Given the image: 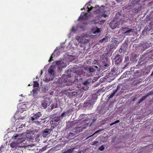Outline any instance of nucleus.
<instances>
[{"instance_id": "obj_1", "label": "nucleus", "mask_w": 153, "mask_h": 153, "mask_svg": "<svg viewBox=\"0 0 153 153\" xmlns=\"http://www.w3.org/2000/svg\"><path fill=\"white\" fill-rule=\"evenodd\" d=\"M118 52L117 51L114 53L111 58L113 62H114L116 65H119L122 62L123 59L122 56L119 55Z\"/></svg>"}, {"instance_id": "obj_2", "label": "nucleus", "mask_w": 153, "mask_h": 153, "mask_svg": "<svg viewBox=\"0 0 153 153\" xmlns=\"http://www.w3.org/2000/svg\"><path fill=\"white\" fill-rule=\"evenodd\" d=\"M119 43L120 41L118 39L114 38L112 39L109 46L108 47L109 48V51H111L112 49H115Z\"/></svg>"}, {"instance_id": "obj_3", "label": "nucleus", "mask_w": 153, "mask_h": 153, "mask_svg": "<svg viewBox=\"0 0 153 153\" xmlns=\"http://www.w3.org/2000/svg\"><path fill=\"white\" fill-rule=\"evenodd\" d=\"M60 120V116L56 117L53 118L50 122V124L51 125L52 127L54 128L57 126Z\"/></svg>"}, {"instance_id": "obj_4", "label": "nucleus", "mask_w": 153, "mask_h": 153, "mask_svg": "<svg viewBox=\"0 0 153 153\" xmlns=\"http://www.w3.org/2000/svg\"><path fill=\"white\" fill-rule=\"evenodd\" d=\"M58 83L59 84V85L60 87H63L65 85H69V80L67 79L63 78H59L58 80Z\"/></svg>"}, {"instance_id": "obj_5", "label": "nucleus", "mask_w": 153, "mask_h": 153, "mask_svg": "<svg viewBox=\"0 0 153 153\" xmlns=\"http://www.w3.org/2000/svg\"><path fill=\"white\" fill-rule=\"evenodd\" d=\"M56 63L59 70H62L67 66L66 63H64L62 61H58L56 62Z\"/></svg>"}, {"instance_id": "obj_6", "label": "nucleus", "mask_w": 153, "mask_h": 153, "mask_svg": "<svg viewBox=\"0 0 153 153\" xmlns=\"http://www.w3.org/2000/svg\"><path fill=\"white\" fill-rule=\"evenodd\" d=\"M120 22L118 21H114L110 23L109 24L110 27L112 29H114L117 27H119Z\"/></svg>"}, {"instance_id": "obj_7", "label": "nucleus", "mask_w": 153, "mask_h": 153, "mask_svg": "<svg viewBox=\"0 0 153 153\" xmlns=\"http://www.w3.org/2000/svg\"><path fill=\"white\" fill-rule=\"evenodd\" d=\"M42 114L41 112H38L35 114H33V115L30 118V120L32 121H34L36 120H37L41 116Z\"/></svg>"}, {"instance_id": "obj_8", "label": "nucleus", "mask_w": 153, "mask_h": 153, "mask_svg": "<svg viewBox=\"0 0 153 153\" xmlns=\"http://www.w3.org/2000/svg\"><path fill=\"white\" fill-rule=\"evenodd\" d=\"M88 14L86 13L82 12L79 19L82 20H86L88 19Z\"/></svg>"}, {"instance_id": "obj_9", "label": "nucleus", "mask_w": 153, "mask_h": 153, "mask_svg": "<svg viewBox=\"0 0 153 153\" xmlns=\"http://www.w3.org/2000/svg\"><path fill=\"white\" fill-rule=\"evenodd\" d=\"M81 74H76L75 75V82H78L81 81L82 80V77Z\"/></svg>"}, {"instance_id": "obj_10", "label": "nucleus", "mask_w": 153, "mask_h": 153, "mask_svg": "<svg viewBox=\"0 0 153 153\" xmlns=\"http://www.w3.org/2000/svg\"><path fill=\"white\" fill-rule=\"evenodd\" d=\"M41 104L42 106L44 108H46L48 106L50 105V103L48 101L43 100L41 101Z\"/></svg>"}, {"instance_id": "obj_11", "label": "nucleus", "mask_w": 153, "mask_h": 153, "mask_svg": "<svg viewBox=\"0 0 153 153\" xmlns=\"http://www.w3.org/2000/svg\"><path fill=\"white\" fill-rule=\"evenodd\" d=\"M72 90V89L71 88H67L66 89L65 91L68 92V91H70V92H68V93L69 95L71 96H73L76 94V92L74 91H71Z\"/></svg>"}, {"instance_id": "obj_12", "label": "nucleus", "mask_w": 153, "mask_h": 153, "mask_svg": "<svg viewBox=\"0 0 153 153\" xmlns=\"http://www.w3.org/2000/svg\"><path fill=\"white\" fill-rule=\"evenodd\" d=\"M91 32L94 34L99 33L100 32V29L97 27H93L91 29Z\"/></svg>"}, {"instance_id": "obj_13", "label": "nucleus", "mask_w": 153, "mask_h": 153, "mask_svg": "<svg viewBox=\"0 0 153 153\" xmlns=\"http://www.w3.org/2000/svg\"><path fill=\"white\" fill-rule=\"evenodd\" d=\"M105 78L106 79L108 78L110 80H112L114 79V77L112 73H110L106 75L105 76Z\"/></svg>"}, {"instance_id": "obj_14", "label": "nucleus", "mask_w": 153, "mask_h": 153, "mask_svg": "<svg viewBox=\"0 0 153 153\" xmlns=\"http://www.w3.org/2000/svg\"><path fill=\"white\" fill-rule=\"evenodd\" d=\"M134 30L133 29H129L128 28V29H127L126 32H124V33L125 35H126L130 33L134 32Z\"/></svg>"}, {"instance_id": "obj_15", "label": "nucleus", "mask_w": 153, "mask_h": 153, "mask_svg": "<svg viewBox=\"0 0 153 153\" xmlns=\"http://www.w3.org/2000/svg\"><path fill=\"white\" fill-rule=\"evenodd\" d=\"M51 130H52L50 128H45L43 131V134H49L51 133Z\"/></svg>"}, {"instance_id": "obj_16", "label": "nucleus", "mask_w": 153, "mask_h": 153, "mask_svg": "<svg viewBox=\"0 0 153 153\" xmlns=\"http://www.w3.org/2000/svg\"><path fill=\"white\" fill-rule=\"evenodd\" d=\"M10 147L13 149H16L18 146V145L16 143L14 142H12L11 143L10 145Z\"/></svg>"}, {"instance_id": "obj_17", "label": "nucleus", "mask_w": 153, "mask_h": 153, "mask_svg": "<svg viewBox=\"0 0 153 153\" xmlns=\"http://www.w3.org/2000/svg\"><path fill=\"white\" fill-rule=\"evenodd\" d=\"M48 72L52 76H54L55 73L53 69L49 68L48 71Z\"/></svg>"}, {"instance_id": "obj_18", "label": "nucleus", "mask_w": 153, "mask_h": 153, "mask_svg": "<svg viewBox=\"0 0 153 153\" xmlns=\"http://www.w3.org/2000/svg\"><path fill=\"white\" fill-rule=\"evenodd\" d=\"M68 112L67 111H64L61 114L60 117V120L62 119L65 116H66V114H68Z\"/></svg>"}, {"instance_id": "obj_19", "label": "nucleus", "mask_w": 153, "mask_h": 153, "mask_svg": "<svg viewBox=\"0 0 153 153\" xmlns=\"http://www.w3.org/2000/svg\"><path fill=\"white\" fill-rule=\"evenodd\" d=\"M120 86L119 85H118L117 86V88L116 89H114V90H113V92L114 93V94H115L118 91L120 90Z\"/></svg>"}, {"instance_id": "obj_20", "label": "nucleus", "mask_w": 153, "mask_h": 153, "mask_svg": "<svg viewBox=\"0 0 153 153\" xmlns=\"http://www.w3.org/2000/svg\"><path fill=\"white\" fill-rule=\"evenodd\" d=\"M120 86L119 85H118L117 86V88L116 89H114V90H113V92L114 93V94H115L118 91L120 90Z\"/></svg>"}, {"instance_id": "obj_21", "label": "nucleus", "mask_w": 153, "mask_h": 153, "mask_svg": "<svg viewBox=\"0 0 153 153\" xmlns=\"http://www.w3.org/2000/svg\"><path fill=\"white\" fill-rule=\"evenodd\" d=\"M146 97H147L146 96V95L142 97L140 99V100L138 102V103L140 104L141 102H142L145 99Z\"/></svg>"}, {"instance_id": "obj_22", "label": "nucleus", "mask_w": 153, "mask_h": 153, "mask_svg": "<svg viewBox=\"0 0 153 153\" xmlns=\"http://www.w3.org/2000/svg\"><path fill=\"white\" fill-rule=\"evenodd\" d=\"M74 150V149H68L67 151L64 152L62 153H71Z\"/></svg>"}, {"instance_id": "obj_23", "label": "nucleus", "mask_w": 153, "mask_h": 153, "mask_svg": "<svg viewBox=\"0 0 153 153\" xmlns=\"http://www.w3.org/2000/svg\"><path fill=\"white\" fill-rule=\"evenodd\" d=\"M102 130H98L97 131L95 132V133H94L92 135H90V136H88L87 138H86V139H88L90 137H91L94 136L95 134H96V133H97L99 132H100V131H101Z\"/></svg>"}, {"instance_id": "obj_24", "label": "nucleus", "mask_w": 153, "mask_h": 153, "mask_svg": "<svg viewBox=\"0 0 153 153\" xmlns=\"http://www.w3.org/2000/svg\"><path fill=\"white\" fill-rule=\"evenodd\" d=\"M33 87H38L39 86V83L36 81L33 82Z\"/></svg>"}, {"instance_id": "obj_25", "label": "nucleus", "mask_w": 153, "mask_h": 153, "mask_svg": "<svg viewBox=\"0 0 153 153\" xmlns=\"http://www.w3.org/2000/svg\"><path fill=\"white\" fill-rule=\"evenodd\" d=\"M109 65L108 63H105L103 65H102L103 66V68L102 70H104V69H105L107 67H108L109 66Z\"/></svg>"}, {"instance_id": "obj_26", "label": "nucleus", "mask_w": 153, "mask_h": 153, "mask_svg": "<svg viewBox=\"0 0 153 153\" xmlns=\"http://www.w3.org/2000/svg\"><path fill=\"white\" fill-rule=\"evenodd\" d=\"M114 94L113 92L111 94H110V95H108L107 96L108 97V99H110L111 98H112L113 96H114V94Z\"/></svg>"}, {"instance_id": "obj_27", "label": "nucleus", "mask_w": 153, "mask_h": 153, "mask_svg": "<svg viewBox=\"0 0 153 153\" xmlns=\"http://www.w3.org/2000/svg\"><path fill=\"white\" fill-rule=\"evenodd\" d=\"M108 39L107 38H104L100 40V42H108Z\"/></svg>"}, {"instance_id": "obj_28", "label": "nucleus", "mask_w": 153, "mask_h": 153, "mask_svg": "<svg viewBox=\"0 0 153 153\" xmlns=\"http://www.w3.org/2000/svg\"><path fill=\"white\" fill-rule=\"evenodd\" d=\"M90 83V82L88 81V80L86 81L85 82H83L82 85L84 86H86L87 85H88Z\"/></svg>"}, {"instance_id": "obj_29", "label": "nucleus", "mask_w": 153, "mask_h": 153, "mask_svg": "<svg viewBox=\"0 0 153 153\" xmlns=\"http://www.w3.org/2000/svg\"><path fill=\"white\" fill-rule=\"evenodd\" d=\"M153 94V90H152L151 91H149V92L147 93V94L146 95V96L148 97V96L150 95Z\"/></svg>"}, {"instance_id": "obj_30", "label": "nucleus", "mask_w": 153, "mask_h": 153, "mask_svg": "<svg viewBox=\"0 0 153 153\" xmlns=\"http://www.w3.org/2000/svg\"><path fill=\"white\" fill-rule=\"evenodd\" d=\"M90 103V101H88L85 102L84 103V105L85 106L87 107L88 106V105H89Z\"/></svg>"}, {"instance_id": "obj_31", "label": "nucleus", "mask_w": 153, "mask_h": 153, "mask_svg": "<svg viewBox=\"0 0 153 153\" xmlns=\"http://www.w3.org/2000/svg\"><path fill=\"white\" fill-rule=\"evenodd\" d=\"M38 88H34L33 90V92L34 94H37V93Z\"/></svg>"}, {"instance_id": "obj_32", "label": "nucleus", "mask_w": 153, "mask_h": 153, "mask_svg": "<svg viewBox=\"0 0 153 153\" xmlns=\"http://www.w3.org/2000/svg\"><path fill=\"white\" fill-rule=\"evenodd\" d=\"M120 122V121L119 120H117L114 121V122L110 124V126H112L114 124H115L116 123H118Z\"/></svg>"}, {"instance_id": "obj_33", "label": "nucleus", "mask_w": 153, "mask_h": 153, "mask_svg": "<svg viewBox=\"0 0 153 153\" xmlns=\"http://www.w3.org/2000/svg\"><path fill=\"white\" fill-rule=\"evenodd\" d=\"M104 149V146L103 145H102V146H100L99 148V149L101 151H102Z\"/></svg>"}, {"instance_id": "obj_34", "label": "nucleus", "mask_w": 153, "mask_h": 153, "mask_svg": "<svg viewBox=\"0 0 153 153\" xmlns=\"http://www.w3.org/2000/svg\"><path fill=\"white\" fill-rule=\"evenodd\" d=\"M127 29H128V28L122 27L121 28V30L123 31L124 32H126V30H127Z\"/></svg>"}, {"instance_id": "obj_35", "label": "nucleus", "mask_w": 153, "mask_h": 153, "mask_svg": "<svg viewBox=\"0 0 153 153\" xmlns=\"http://www.w3.org/2000/svg\"><path fill=\"white\" fill-rule=\"evenodd\" d=\"M95 70L92 67H90L89 68V71L90 72H93Z\"/></svg>"}, {"instance_id": "obj_36", "label": "nucleus", "mask_w": 153, "mask_h": 153, "mask_svg": "<svg viewBox=\"0 0 153 153\" xmlns=\"http://www.w3.org/2000/svg\"><path fill=\"white\" fill-rule=\"evenodd\" d=\"M122 75L124 77H126L128 76V74L127 72H126L124 73Z\"/></svg>"}, {"instance_id": "obj_37", "label": "nucleus", "mask_w": 153, "mask_h": 153, "mask_svg": "<svg viewBox=\"0 0 153 153\" xmlns=\"http://www.w3.org/2000/svg\"><path fill=\"white\" fill-rule=\"evenodd\" d=\"M106 20H101L99 21L100 23L101 24H103V23H104L105 22Z\"/></svg>"}, {"instance_id": "obj_38", "label": "nucleus", "mask_w": 153, "mask_h": 153, "mask_svg": "<svg viewBox=\"0 0 153 153\" xmlns=\"http://www.w3.org/2000/svg\"><path fill=\"white\" fill-rule=\"evenodd\" d=\"M98 143V141H94L93 142V143L92 144V145H96V144Z\"/></svg>"}, {"instance_id": "obj_39", "label": "nucleus", "mask_w": 153, "mask_h": 153, "mask_svg": "<svg viewBox=\"0 0 153 153\" xmlns=\"http://www.w3.org/2000/svg\"><path fill=\"white\" fill-rule=\"evenodd\" d=\"M87 8H88V11H91L92 10V9H93V7H92V6H91L90 7H89L88 6H87Z\"/></svg>"}, {"instance_id": "obj_40", "label": "nucleus", "mask_w": 153, "mask_h": 153, "mask_svg": "<svg viewBox=\"0 0 153 153\" xmlns=\"http://www.w3.org/2000/svg\"><path fill=\"white\" fill-rule=\"evenodd\" d=\"M52 60H53V54L51 55V56L50 59L49 60V62H50Z\"/></svg>"}, {"instance_id": "obj_41", "label": "nucleus", "mask_w": 153, "mask_h": 153, "mask_svg": "<svg viewBox=\"0 0 153 153\" xmlns=\"http://www.w3.org/2000/svg\"><path fill=\"white\" fill-rule=\"evenodd\" d=\"M102 62H105V61H107V58H102Z\"/></svg>"}, {"instance_id": "obj_42", "label": "nucleus", "mask_w": 153, "mask_h": 153, "mask_svg": "<svg viewBox=\"0 0 153 153\" xmlns=\"http://www.w3.org/2000/svg\"><path fill=\"white\" fill-rule=\"evenodd\" d=\"M71 31L72 32H75L76 30L75 29L74 27H72V28L71 29Z\"/></svg>"}, {"instance_id": "obj_43", "label": "nucleus", "mask_w": 153, "mask_h": 153, "mask_svg": "<svg viewBox=\"0 0 153 153\" xmlns=\"http://www.w3.org/2000/svg\"><path fill=\"white\" fill-rule=\"evenodd\" d=\"M25 124H21V126L19 127V128H22L23 126H25Z\"/></svg>"}, {"instance_id": "obj_44", "label": "nucleus", "mask_w": 153, "mask_h": 153, "mask_svg": "<svg viewBox=\"0 0 153 153\" xmlns=\"http://www.w3.org/2000/svg\"><path fill=\"white\" fill-rule=\"evenodd\" d=\"M108 16L106 15V14H102V16H103L104 17H106L107 16Z\"/></svg>"}, {"instance_id": "obj_45", "label": "nucleus", "mask_w": 153, "mask_h": 153, "mask_svg": "<svg viewBox=\"0 0 153 153\" xmlns=\"http://www.w3.org/2000/svg\"><path fill=\"white\" fill-rule=\"evenodd\" d=\"M122 51H123V48H120L119 50V52H120V53L122 52Z\"/></svg>"}, {"instance_id": "obj_46", "label": "nucleus", "mask_w": 153, "mask_h": 153, "mask_svg": "<svg viewBox=\"0 0 153 153\" xmlns=\"http://www.w3.org/2000/svg\"><path fill=\"white\" fill-rule=\"evenodd\" d=\"M128 63H126V65H125L124 67V68H126V67H127L128 65Z\"/></svg>"}, {"instance_id": "obj_47", "label": "nucleus", "mask_w": 153, "mask_h": 153, "mask_svg": "<svg viewBox=\"0 0 153 153\" xmlns=\"http://www.w3.org/2000/svg\"><path fill=\"white\" fill-rule=\"evenodd\" d=\"M128 60V57H126L125 58V61L127 62Z\"/></svg>"}, {"instance_id": "obj_48", "label": "nucleus", "mask_w": 153, "mask_h": 153, "mask_svg": "<svg viewBox=\"0 0 153 153\" xmlns=\"http://www.w3.org/2000/svg\"><path fill=\"white\" fill-rule=\"evenodd\" d=\"M124 78L123 76L122 75L120 77V78H119L120 79H123Z\"/></svg>"}, {"instance_id": "obj_49", "label": "nucleus", "mask_w": 153, "mask_h": 153, "mask_svg": "<svg viewBox=\"0 0 153 153\" xmlns=\"http://www.w3.org/2000/svg\"><path fill=\"white\" fill-rule=\"evenodd\" d=\"M36 122V124L38 125H39V124H40V123L38 121Z\"/></svg>"}, {"instance_id": "obj_50", "label": "nucleus", "mask_w": 153, "mask_h": 153, "mask_svg": "<svg viewBox=\"0 0 153 153\" xmlns=\"http://www.w3.org/2000/svg\"><path fill=\"white\" fill-rule=\"evenodd\" d=\"M130 6H128L126 7V9H128L129 8H130Z\"/></svg>"}, {"instance_id": "obj_51", "label": "nucleus", "mask_w": 153, "mask_h": 153, "mask_svg": "<svg viewBox=\"0 0 153 153\" xmlns=\"http://www.w3.org/2000/svg\"><path fill=\"white\" fill-rule=\"evenodd\" d=\"M83 89L84 90H87L88 89V88H87V87H86V88H83Z\"/></svg>"}, {"instance_id": "obj_52", "label": "nucleus", "mask_w": 153, "mask_h": 153, "mask_svg": "<svg viewBox=\"0 0 153 153\" xmlns=\"http://www.w3.org/2000/svg\"><path fill=\"white\" fill-rule=\"evenodd\" d=\"M88 123H87L85 126H88Z\"/></svg>"}, {"instance_id": "obj_53", "label": "nucleus", "mask_w": 153, "mask_h": 153, "mask_svg": "<svg viewBox=\"0 0 153 153\" xmlns=\"http://www.w3.org/2000/svg\"><path fill=\"white\" fill-rule=\"evenodd\" d=\"M94 67H95L96 68H98L97 66H94Z\"/></svg>"}, {"instance_id": "obj_54", "label": "nucleus", "mask_w": 153, "mask_h": 153, "mask_svg": "<svg viewBox=\"0 0 153 153\" xmlns=\"http://www.w3.org/2000/svg\"><path fill=\"white\" fill-rule=\"evenodd\" d=\"M17 136H18V135H16V136H14V137L16 138V137H17Z\"/></svg>"}, {"instance_id": "obj_55", "label": "nucleus", "mask_w": 153, "mask_h": 153, "mask_svg": "<svg viewBox=\"0 0 153 153\" xmlns=\"http://www.w3.org/2000/svg\"><path fill=\"white\" fill-rule=\"evenodd\" d=\"M151 76L153 75V72L152 73L151 75Z\"/></svg>"}, {"instance_id": "obj_56", "label": "nucleus", "mask_w": 153, "mask_h": 153, "mask_svg": "<svg viewBox=\"0 0 153 153\" xmlns=\"http://www.w3.org/2000/svg\"><path fill=\"white\" fill-rule=\"evenodd\" d=\"M67 76V77H69V75H67L66 76Z\"/></svg>"}, {"instance_id": "obj_57", "label": "nucleus", "mask_w": 153, "mask_h": 153, "mask_svg": "<svg viewBox=\"0 0 153 153\" xmlns=\"http://www.w3.org/2000/svg\"><path fill=\"white\" fill-rule=\"evenodd\" d=\"M50 93H51V94H52V93L50 92Z\"/></svg>"}, {"instance_id": "obj_58", "label": "nucleus", "mask_w": 153, "mask_h": 153, "mask_svg": "<svg viewBox=\"0 0 153 153\" xmlns=\"http://www.w3.org/2000/svg\"><path fill=\"white\" fill-rule=\"evenodd\" d=\"M50 93H51V94H52V93L50 92Z\"/></svg>"}, {"instance_id": "obj_59", "label": "nucleus", "mask_w": 153, "mask_h": 153, "mask_svg": "<svg viewBox=\"0 0 153 153\" xmlns=\"http://www.w3.org/2000/svg\"><path fill=\"white\" fill-rule=\"evenodd\" d=\"M50 93H51V94H52V93L50 92Z\"/></svg>"}]
</instances>
